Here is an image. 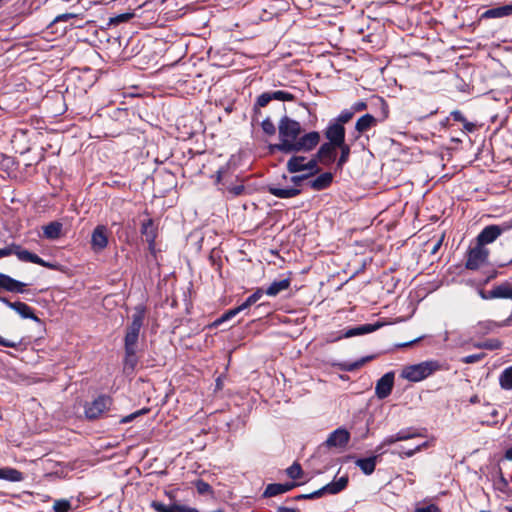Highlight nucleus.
Listing matches in <instances>:
<instances>
[{"instance_id": "0e129e2a", "label": "nucleus", "mask_w": 512, "mask_h": 512, "mask_svg": "<svg viewBox=\"0 0 512 512\" xmlns=\"http://www.w3.org/2000/svg\"><path fill=\"white\" fill-rule=\"evenodd\" d=\"M324 494H325V491L323 490V487H322V488L318 489L317 491L309 493L308 497H309V499H316V498L321 497Z\"/></svg>"}, {"instance_id": "c03bdc74", "label": "nucleus", "mask_w": 512, "mask_h": 512, "mask_svg": "<svg viewBox=\"0 0 512 512\" xmlns=\"http://www.w3.org/2000/svg\"><path fill=\"white\" fill-rule=\"evenodd\" d=\"M195 487L200 495H208L213 493L211 485L201 479L195 482Z\"/></svg>"}, {"instance_id": "09e8293b", "label": "nucleus", "mask_w": 512, "mask_h": 512, "mask_svg": "<svg viewBox=\"0 0 512 512\" xmlns=\"http://www.w3.org/2000/svg\"><path fill=\"white\" fill-rule=\"evenodd\" d=\"M485 354L479 353V354H472L468 355L462 358V362L465 364H473L481 361L484 358Z\"/></svg>"}, {"instance_id": "7ed1b4c3", "label": "nucleus", "mask_w": 512, "mask_h": 512, "mask_svg": "<svg viewBox=\"0 0 512 512\" xmlns=\"http://www.w3.org/2000/svg\"><path fill=\"white\" fill-rule=\"evenodd\" d=\"M384 323L376 322L374 324H363L356 327H351L345 330L330 332L326 335L325 341L327 343H334L344 338H351L372 333L379 328L383 327Z\"/></svg>"}, {"instance_id": "a878e982", "label": "nucleus", "mask_w": 512, "mask_h": 512, "mask_svg": "<svg viewBox=\"0 0 512 512\" xmlns=\"http://www.w3.org/2000/svg\"><path fill=\"white\" fill-rule=\"evenodd\" d=\"M291 281L289 278L273 281L265 290L268 296H276L290 287Z\"/></svg>"}, {"instance_id": "864d4df0", "label": "nucleus", "mask_w": 512, "mask_h": 512, "mask_svg": "<svg viewBox=\"0 0 512 512\" xmlns=\"http://www.w3.org/2000/svg\"><path fill=\"white\" fill-rule=\"evenodd\" d=\"M151 507L156 511V512H169L170 510H172V505L170 506H166L165 504L161 503V502H158V501H153L151 503Z\"/></svg>"}, {"instance_id": "dca6fc26", "label": "nucleus", "mask_w": 512, "mask_h": 512, "mask_svg": "<svg viewBox=\"0 0 512 512\" xmlns=\"http://www.w3.org/2000/svg\"><path fill=\"white\" fill-rule=\"evenodd\" d=\"M509 322H510V319H506L502 322H496L493 320L480 321L475 326L476 333L480 336H484V335H487V334L495 331L498 328L508 326Z\"/></svg>"}, {"instance_id": "39448f33", "label": "nucleus", "mask_w": 512, "mask_h": 512, "mask_svg": "<svg viewBox=\"0 0 512 512\" xmlns=\"http://www.w3.org/2000/svg\"><path fill=\"white\" fill-rule=\"evenodd\" d=\"M309 178V175L302 174V175H294L290 177L289 182L292 184L288 187H278L275 185H269L267 187V191L280 199H290L293 197L298 196L301 193V186L305 180Z\"/></svg>"}, {"instance_id": "e433bc0d", "label": "nucleus", "mask_w": 512, "mask_h": 512, "mask_svg": "<svg viewBox=\"0 0 512 512\" xmlns=\"http://www.w3.org/2000/svg\"><path fill=\"white\" fill-rule=\"evenodd\" d=\"M474 346L479 349L497 350L501 348L502 342L498 339H488L486 341L476 343Z\"/></svg>"}, {"instance_id": "c756f323", "label": "nucleus", "mask_w": 512, "mask_h": 512, "mask_svg": "<svg viewBox=\"0 0 512 512\" xmlns=\"http://www.w3.org/2000/svg\"><path fill=\"white\" fill-rule=\"evenodd\" d=\"M307 158L304 156H292L286 163V168L289 173H297L304 171Z\"/></svg>"}, {"instance_id": "473e14b6", "label": "nucleus", "mask_w": 512, "mask_h": 512, "mask_svg": "<svg viewBox=\"0 0 512 512\" xmlns=\"http://www.w3.org/2000/svg\"><path fill=\"white\" fill-rule=\"evenodd\" d=\"M337 149L340 150V156L336 162L337 169H342L343 166L349 161L350 154H351V148L350 146L344 141L342 145H337Z\"/></svg>"}, {"instance_id": "7c9ffc66", "label": "nucleus", "mask_w": 512, "mask_h": 512, "mask_svg": "<svg viewBox=\"0 0 512 512\" xmlns=\"http://www.w3.org/2000/svg\"><path fill=\"white\" fill-rule=\"evenodd\" d=\"M62 232V224L58 221L50 222L43 227V235L47 239L55 240L58 239Z\"/></svg>"}, {"instance_id": "37998d69", "label": "nucleus", "mask_w": 512, "mask_h": 512, "mask_svg": "<svg viewBox=\"0 0 512 512\" xmlns=\"http://www.w3.org/2000/svg\"><path fill=\"white\" fill-rule=\"evenodd\" d=\"M286 473L291 479L296 480L302 476L303 471L301 465L297 462H294L290 467L286 469Z\"/></svg>"}, {"instance_id": "8fccbe9b", "label": "nucleus", "mask_w": 512, "mask_h": 512, "mask_svg": "<svg viewBox=\"0 0 512 512\" xmlns=\"http://www.w3.org/2000/svg\"><path fill=\"white\" fill-rule=\"evenodd\" d=\"M495 225L496 228L499 230V235L501 236L502 234L512 230V218Z\"/></svg>"}, {"instance_id": "ddd939ff", "label": "nucleus", "mask_w": 512, "mask_h": 512, "mask_svg": "<svg viewBox=\"0 0 512 512\" xmlns=\"http://www.w3.org/2000/svg\"><path fill=\"white\" fill-rule=\"evenodd\" d=\"M336 150L337 145L325 142L319 147L316 157L321 164L328 166L336 161Z\"/></svg>"}, {"instance_id": "6ab92c4d", "label": "nucleus", "mask_w": 512, "mask_h": 512, "mask_svg": "<svg viewBox=\"0 0 512 512\" xmlns=\"http://www.w3.org/2000/svg\"><path fill=\"white\" fill-rule=\"evenodd\" d=\"M420 436H422V434L417 432L414 428H405L401 429L394 435L385 437V443L394 444L398 441H406Z\"/></svg>"}, {"instance_id": "de8ad7c7", "label": "nucleus", "mask_w": 512, "mask_h": 512, "mask_svg": "<svg viewBox=\"0 0 512 512\" xmlns=\"http://www.w3.org/2000/svg\"><path fill=\"white\" fill-rule=\"evenodd\" d=\"M270 101H272L270 91L264 92L257 97L255 107H265Z\"/></svg>"}, {"instance_id": "9d476101", "label": "nucleus", "mask_w": 512, "mask_h": 512, "mask_svg": "<svg viewBox=\"0 0 512 512\" xmlns=\"http://www.w3.org/2000/svg\"><path fill=\"white\" fill-rule=\"evenodd\" d=\"M141 234L145 238V241L148 244V249L151 254H155L156 248V238H157V226L154 223V220L148 218L144 220L141 224Z\"/></svg>"}, {"instance_id": "bf43d9fd", "label": "nucleus", "mask_w": 512, "mask_h": 512, "mask_svg": "<svg viewBox=\"0 0 512 512\" xmlns=\"http://www.w3.org/2000/svg\"><path fill=\"white\" fill-rule=\"evenodd\" d=\"M367 108V103L364 102V101H358V102H355L352 106H351V110L354 111V114L356 112H360V111H363Z\"/></svg>"}, {"instance_id": "5fc2aeb1", "label": "nucleus", "mask_w": 512, "mask_h": 512, "mask_svg": "<svg viewBox=\"0 0 512 512\" xmlns=\"http://www.w3.org/2000/svg\"><path fill=\"white\" fill-rule=\"evenodd\" d=\"M76 17V14L73 13H64L56 16L52 22V24H56L59 22H68L69 20Z\"/></svg>"}, {"instance_id": "0eeeda50", "label": "nucleus", "mask_w": 512, "mask_h": 512, "mask_svg": "<svg viewBox=\"0 0 512 512\" xmlns=\"http://www.w3.org/2000/svg\"><path fill=\"white\" fill-rule=\"evenodd\" d=\"M489 250L479 244L467 252L465 267L468 270H477L488 260Z\"/></svg>"}, {"instance_id": "e2e57ef3", "label": "nucleus", "mask_w": 512, "mask_h": 512, "mask_svg": "<svg viewBox=\"0 0 512 512\" xmlns=\"http://www.w3.org/2000/svg\"><path fill=\"white\" fill-rule=\"evenodd\" d=\"M13 249H14L13 244L9 247L0 249V259L13 254Z\"/></svg>"}, {"instance_id": "a19ab883", "label": "nucleus", "mask_w": 512, "mask_h": 512, "mask_svg": "<svg viewBox=\"0 0 512 512\" xmlns=\"http://www.w3.org/2000/svg\"><path fill=\"white\" fill-rule=\"evenodd\" d=\"M72 509L71 502L66 499L55 500L53 510L55 512H69Z\"/></svg>"}, {"instance_id": "f704fd0d", "label": "nucleus", "mask_w": 512, "mask_h": 512, "mask_svg": "<svg viewBox=\"0 0 512 512\" xmlns=\"http://www.w3.org/2000/svg\"><path fill=\"white\" fill-rule=\"evenodd\" d=\"M264 293L265 291L262 288H257L256 291L252 293L240 306L243 308V310L248 309L257 301H259Z\"/></svg>"}, {"instance_id": "4468645a", "label": "nucleus", "mask_w": 512, "mask_h": 512, "mask_svg": "<svg viewBox=\"0 0 512 512\" xmlns=\"http://www.w3.org/2000/svg\"><path fill=\"white\" fill-rule=\"evenodd\" d=\"M108 245L107 228L104 225H98L92 232L91 246L94 251H101Z\"/></svg>"}, {"instance_id": "20e7f679", "label": "nucleus", "mask_w": 512, "mask_h": 512, "mask_svg": "<svg viewBox=\"0 0 512 512\" xmlns=\"http://www.w3.org/2000/svg\"><path fill=\"white\" fill-rule=\"evenodd\" d=\"M439 368V364L434 361H426L418 364L406 366L401 373L404 379L411 382H419L429 377Z\"/></svg>"}, {"instance_id": "338daca9", "label": "nucleus", "mask_w": 512, "mask_h": 512, "mask_svg": "<svg viewBox=\"0 0 512 512\" xmlns=\"http://www.w3.org/2000/svg\"><path fill=\"white\" fill-rule=\"evenodd\" d=\"M497 275H498V271L497 270H495V269L491 270L488 273L486 279L484 280V283L486 284V283L490 282L491 280L495 279L497 277Z\"/></svg>"}, {"instance_id": "052dcab7", "label": "nucleus", "mask_w": 512, "mask_h": 512, "mask_svg": "<svg viewBox=\"0 0 512 512\" xmlns=\"http://www.w3.org/2000/svg\"><path fill=\"white\" fill-rule=\"evenodd\" d=\"M450 116L451 118L454 120V121H457V122H464L465 121V117L464 115L462 114L461 111L459 110H454L450 113Z\"/></svg>"}, {"instance_id": "5701e85b", "label": "nucleus", "mask_w": 512, "mask_h": 512, "mask_svg": "<svg viewBox=\"0 0 512 512\" xmlns=\"http://www.w3.org/2000/svg\"><path fill=\"white\" fill-rule=\"evenodd\" d=\"M10 308L17 312L23 319H32L36 322H40V319L34 314L33 309L24 302L15 301Z\"/></svg>"}, {"instance_id": "72a5a7b5", "label": "nucleus", "mask_w": 512, "mask_h": 512, "mask_svg": "<svg viewBox=\"0 0 512 512\" xmlns=\"http://www.w3.org/2000/svg\"><path fill=\"white\" fill-rule=\"evenodd\" d=\"M493 485L497 491H499L505 495L509 494V491H510L509 483H508L507 479L504 477L500 468L498 470V478L496 480H494Z\"/></svg>"}, {"instance_id": "393cba45", "label": "nucleus", "mask_w": 512, "mask_h": 512, "mask_svg": "<svg viewBox=\"0 0 512 512\" xmlns=\"http://www.w3.org/2000/svg\"><path fill=\"white\" fill-rule=\"evenodd\" d=\"M377 119L371 114H365L361 116L355 124V130L358 133H365L372 127L376 126Z\"/></svg>"}, {"instance_id": "9b49d317", "label": "nucleus", "mask_w": 512, "mask_h": 512, "mask_svg": "<svg viewBox=\"0 0 512 512\" xmlns=\"http://www.w3.org/2000/svg\"><path fill=\"white\" fill-rule=\"evenodd\" d=\"M350 440V433L345 428H337L331 432L325 441V445L329 448H344Z\"/></svg>"}, {"instance_id": "680f3d73", "label": "nucleus", "mask_w": 512, "mask_h": 512, "mask_svg": "<svg viewBox=\"0 0 512 512\" xmlns=\"http://www.w3.org/2000/svg\"><path fill=\"white\" fill-rule=\"evenodd\" d=\"M389 445L390 444L385 443V438H384L383 441L375 449V452L377 453L376 455H379V458H380L385 453L384 448Z\"/></svg>"}, {"instance_id": "2f4dec72", "label": "nucleus", "mask_w": 512, "mask_h": 512, "mask_svg": "<svg viewBox=\"0 0 512 512\" xmlns=\"http://www.w3.org/2000/svg\"><path fill=\"white\" fill-rule=\"evenodd\" d=\"M499 385L506 391L512 390V365L506 367L499 375Z\"/></svg>"}, {"instance_id": "f3484780", "label": "nucleus", "mask_w": 512, "mask_h": 512, "mask_svg": "<svg viewBox=\"0 0 512 512\" xmlns=\"http://www.w3.org/2000/svg\"><path fill=\"white\" fill-rule=\"evenodd\" d=\"M499 230L496 225L485 226L477 236V244L485 247V245L493 243L499 237Z\"/></svg>"}, {"instance_id": "4d7b16f0", "label": "nucleus", "mask_w": 512, "mask_h": 512, "mask_svg": "<svg viewBox=\"0 0 512 512\" xmlns=\"http://www.w3.org/2000/svg\"><path fill=\"white\" fill-rule=\"evenodd\" d=\"M20 344H21V341H19V342L10 341V340H7V339L3 338L2 336H0V345L1 346L9 347V348H17Z\"/></svg>"}, {"instance_id": "6e6552de", "label": "nucleus", "mask_w": 512, "mask_h": 512, "mask_svg": "<svg viewBox=\"0 0 512 512\" xmlns=\"http://www.w3.org/2000/svg\"><path fill=\"white\" fill-rule=\"evenodd\" d=\"M13 254H15L19 260L23 262H30L34 264H38L40 266L55 270L58 265L56 263H51L43 260L37 254H34L26 249H22L19 245L13 244Z\"/></svg>"}, {"instance_id": "aec40b11", "label": "nucleus", "mask_w": 512, "mask_h": 512, "mask_svg": "<svg viewBox=\"0 0 512 512\" xmlns=\"http://www.w3.org/2000/svg\"><path fill=\"white\" fill-rule=\"evenodd\" d=\"M333 181V175L330 172H324L315 179L310 180L308 185L314 191H321L328 188Z\"/></svg>"}, {"instance_id": "4c0bfd02", "label": "nucleus", "mask_w": 512, "mask_h": 512, "mask_svg": "<svg viewBox=\"0 0 512 512\" xmlns=\"http://www.w3.org/2000/svg\"><path fill=\"white\" fill-rule=\"evenodd\" d=\"M242 311H244V310L240 305L235 308L229 309L225 313H223L222 316L220 318H218L214 324L219 325L225 321L231 320L232 318H234L237 314H239Z\"/></svg>"}, {"instance_id": "bb28decb", "label": "nucleus", "mask_w": 512, "mask_h": 512, "mask_svg": "<svg viewBox=\"0 0 512 512\" xmlns=\"http://www.w3.org/2000/svg\"><path fill=\"white\" fill-rule=\"evenodd\" d=\"M491 297H495V299H511L512 300V286L509 282L501 283L498 286H495L491 290Z\"/></svg>"}, {"instance_id": "79ce46f5", "label": "nucleus", "mask_w": 512, "mask_h": 512, "mask_svg": "<svg viewBox=\"0 0 512 512\" xmlns=\"http://www.w3.org/2000/svg\"><path fill=\"white\" fill-rule=\"evenodd\" d=\"M354 116V111L350 109H344L340 112V114L335 118L332 119L334 122H338L341 125L344 126L345 123H348Z\"/></svg>"}, {"instance_id": "4be33fe9", "label": "nucleus", "mask_w": 512, "mask_h": 512, "mask_svg": "<svg viewBox=\"0 0 512 512\" xmlns=\"http://www.w3.org/2000/svg\"><path fill=\"white\" fill-rule=\"evenodd\" d=\"M137 345L124 344L125 357H124V370L133 371L138 363Z\"/></svg>"}, {"instance_id": "2eb2a0df", "label": "nucleus", "mask_w": 512, "mask_h": 512, "mask_svg": "<svg viewBox=\"0 0 512 512\" xmlns=\"http://www.w3.org/2000/svg\"><path fill=\"white\" fill-rule=\"evenodd\" d=\"M0 287L12 293H24L26 284L9 275L0 273Z\"/></svg>"}, {"instance_id": "f257e3e1", "label": "nucleus", "mask_w": 512, "mask_h": 512, "mask_svg": "<svg viewBox=\"0 0 512 512\" xmlns=\"http://www.w3.org/2000/svg\"><path fill=\"white\" fill-rule=\"evenodd\" d=\"M301 124L284 115L278 123L279 143L273 147L285 154L310 152L320 142V133L311 131L301 135Z\"/></svg>"}, {"instance_id": "58836bf2", "label": "nucleus", "mask_w": 512, "mask_h": 512, "mask_svg": "<svg viewBox=\"0 0 512 512\" xmlns=\"http://www.w3.org/2000/svg\"><path fill=\"white\" fill-rule=\"evenodd\" d=\"M272 100H278V101H294L295 96L292 93H289L287 91L277 90V91H270Z\"/></svg>"}, {"instance_id": "6e6d98bb", "label": "nucleus", "mask_w": 512, "mask_h": 512, "mask_svg": "<svg viewBox=\"0 0 512 512\" xmlns=\"http://www.w3.org/2000/svg\"><path fill=\"white\" fill-rule=\"evenodd\" d=\"M414 512H440V509L438 508V506L430 504L424 507H418L415 509Z\"/></svg>"}, {"instance_id": "1a4fd4ad", "label": "nucleus", "mask_w": 512, "mask_h": 512, "mask_svg": "<svg viewBox=\"0 0 512 512\" xmlns=\"http://www.w3.org/2000/svg\"><path fill=\"white\" fill-rule=\"evenodd\" d=\"M345 127L338 122L331 120L324 130V135L329 143L342 145L345 141Z\"/></svg>"}, {"instance_id": "cd10ccee", "label": "nucleus", "mask_w": 512, "mask_h": 512, "mask_svg": "<svg viewBox=\"0 0 512 512\" xmlns=\"http://www.w3.org/2000/svg\"><path fill=\"white\" fill-rule=\"evenodd\" d=\"M348 485V476H342L337 481H332L325 486H323V490L325 494H337L344 490Z\"/></svg>"}, {"instance_id": "603ef678", "label": "nucleus", "mask_w": 512, "mask_h": 512, "mask_svg": "<svg viewBox=\"0 0 512 512\" xmlns=\"http://www.w3.org/2000/svg\"><path fill=\"white\" fill-rule=\"evenodd\" d=\"M172 509L174 512H198L196 508L177 503L172 504Z\"/></svg>"}, {"instance_id": "423d86ee", "label": "nucleus", "mask_w": 512, "mask_h": 512, "mask_svg": "<svg viewBox=\"0 0 512 512\" xmlns=\"http://www.w3.org/2000/svg\"><path fill=\"white\" fill-rule=\"evenodd\" d=\"M113 400L108 395H99L92 402L87 403L85 405V417L88 420H96L100 418L103 413L110 409L112 406Z\"/></svg>"}, {"instance_id": "3c124183", "label": "nucleus", "mask_w": 512, "mask_h": 512, "mask_svg": "<svg viewBox=\"0 0 512 512\" xmlns=\"http://www.w3.org/2000/svg\"><path fill=\"white\" fill-rule=\"evenodd\" d=\"M226 190L228 191V193L230 195H232L233 197H236V196H240L243 194L245 187L243 185H231V186H227Z\"/></svg>"}, {"instance_id": "b1692460", "label": "nucleus", "mask_w": 512, "mask_h": 512, "mask_svg": "<svg viewBox=\"0 0 512 512\" xmlns=\"http://www.w3.org/2000/svg\"><path fill=\"white\" fill-rule=\"evenodd\" d=\"M509 15H512V4L488 9L482 14V18H502Z\"/></svg>"}, {"instance_id": "f8f14e48", "label": "nucleus", "mask_w": 512, "mask_h": 512, "mask_svg": "<svg viewBox=\"0 0 512 512\" xmlns=\"http://www.w3.org/2000/svg\"><path fill=\"white\" fill-rule=\"evenodd\" d=\"M394 386V373H385L376 383L375 394L379 399L387 398Z\"/></svg>"}, {"instance_id": "a18cd8bd", "label": "nucleus", "mask_w": 512, "mask_h": 512, "mask_svg": "<svg viewBox=\"0 0 512 512\" xmlns=\"http://www.w3.org/2000/svg\"><path fill=\"white\" fill-rule=\"evenodd\" d=\"M261 127L263 132L267 135H274L276 133V127L269 117L262 121Z\"/></svg>"}, {"instance_id": "ea45409f", "label": "nucleus", "mask_w": 512, "mask_h": 512, "mask_svg": "<svg viewBox=\"0 0 512 512\" xmlns=\"http://www.w3.org/2000/svg\"><path fill=\"white\" fill-rule=\"evenodd\" d=\"M318 163L319 160L317 159L316 157V154L308 161H306V164L304 166V171H309L306 175H309V177H311L312 175L316 174L319 172V167H318Z\"/></svg>"}, {"instance_id": "c9c22d12", "label": "nucleus", "mask_w": 512, "mask_h": 512, "mask_svg": "<svg viewBox=\"0 0 512 512\" xmlns=\"http://www.w3.org/2000/svg\"><path fill=\"white\" fill-rule=\"evenodd\" d=\"M372 358H373V356H367V357H363L360 360L355 361V362H346L341 365V369L344 371H347V372L355 371L356 369L363 366L367 361L371 360Z\"/></svg>"}, {"instance_id": "774afa93", "label": "nucleus", "mask_w": 512, "mask_h": 512, "mask_svg": "<svg viewBox=\"0 0 512 512\" xmlns=\"http://www.w3.org/2000/svg\"><path fill=\"white\" fill-rule=\"evenodd\" d=\"M277 512H296V510L293 508L280 506L277 508Z\"/></svg>"}, {"instance_id": "49530a36", "label": "nucleus", "mask_w": 512, "mask_h": 512, "mask_svg": "<svg viewBox=\"0 0 512 512\" xmlns=\"http://www.w3.org/2000/svg\"><path fill=\"white\" fill-rule=\"evenodd\" d=\"M428 446V442H424L420 445H417L416 447L412 449L405 450L403 452H399L398 455L401 458H409L412 457L415 453L421 451L423 448H426Z\"/></svg>"}, {"instance_id": "c85d7f7f", "label": "nucleus", "mask_w": 512, "mask_h": 512, "mask_svg": "<svg viewBox=\"0 0 512 512\" xmlns=\"http://www.w3.org/2000/svg\"><path fill=\"white\" fill-rule=\"evenodd\" d=\"M0 479L10 482H20L24 479L23 473L15 468H0Z\"/></svg>"}, {"instance_id": "f03ea898", "label": "nucleus", "mask_w": 512, "mask_h": 512, "mask_svg": "<svg viewBox=\"0 0 512 512\" xmlns=\"http://www.w3.org/2000/svg\"><path fill=\"white\" fill-rule=\"evenodd\" d=\"M146 316V307L144 305H137L134 308V313L131 317V323L126 328L124 337V344L137 345L141 328L144 324Z\"/></svg>"}, {"instance_id": "13d9d810", "label": "nucleus", "mask_w": 512, "mask_h": 512, "mask_svg": "<svg viewBox=\"0 0 512 512\" xmlns=\"http://www.w3.org/2000/svg\"><path fill=\"white\" fill-rule=\"evenodd\" d=\"M145 412H146V410L143 409V410L131 413L130 415L123 417L121 419V423H129V422L133 421L137 416L144 414Z\"/></svg>"}, {"instance_id": "a211bd4d", "label": "nucleus", "mask_w": 512, "mask_h": 512, "mask_svg": "<svg viewBox=\"0 0 512 512\" xmlns=\"http://www.w3.org/2000/svg\"><path fill=\"white\" fill-rule=\"evenodd\" d=\"M298 485L299 484H297L295 482L284 483V484H281V483L269 484V485H267V487L264 490L263 497L269 498V497L277 496L279 494L286 493Z\"/></svg>"}, {"instance_id": "69168bd1", "label": "nucleus", "mask_w": 512, "mask_h": 512, "mask_svg": "<svg viewBox=\"0 0 512 512\" xmlns=\"http://www.w3.org/2000/svg\"><path fill=\"white\" fill-rule=\"evenodd\" d=\"M478 293H479V296H480L483 300L495 299V297H491V296H490V295H491V290L487 292V291H485V290H483V289H480V290L478 291Z\"/></svg>"}, {"instance_id": "412c9836", "label": "nucleus", "mask_w": 512, "mask_h": 512, "mask_svg": "<svg viewBox=\"0 0 512 512\" xmlns=\"http://www.w3.org/2000/svg\"><path fill=\"white\" fill-rule=\"evenodd\" d=\"M378 459L379 455H373L366 458H357L355 460V465L359 467V469L365 475H371L375 471Z\"/></svg>"}]
</instances>
